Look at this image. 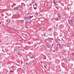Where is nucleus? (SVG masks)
<instances>
[{
  "label": "nucleus",
  "instance_id": "nucleus-1",
  "mask_svg": "<svg viewBox=\"0 0 74 74\" xmlns=\"http://www.w3.org/2000/svg\"><path fill=\"white\" fill-rule=\"evenodd\" d=\"M69 24H72V23H73V21L71 20H69Z\"/></svg>",
  "mask_w": 74,
  "mask_h": 74
},
{
  "label": "nucleus",
  "instance_id": "nucleus-2",
  "mask_svg": "<svg viewBox=\"0 0 74 74\" xmlns=\"http://www.w3.org/2000/svg\"><path fill=\"white\" fill-rule=\"evenodd\" d=\"M14 9L15 11H17V10H19V8H18V7H15L14 8Z\"/></svg>",
  "mask_w": 74,
  "mask_h": 74
},
{
  "label": "nucleus",
  "instance_id": "nucleus-3",
  "mask_svg": "<svg viewBox=\"0 0 74 74\" xmlns=\"http://www.w3.org/2000/svg\"><path fill=\"white\" fill-rule=\"evenodd\" d=\"M33 16H28V18H29V19H32V18H33Z\"/></svg>",
  "mask_w": 74,
  "mask_h": 74
},
{
  "label": "nucleus",
  "instance_id": "nucleus-4",
  "mask_svg": "<svg viewBox=\"0 0 74 74\" xmlns=\"http://www.w3.org/2000/svg\"><path fill=\"white\" fill-rule=\"evenodd\" d=\"M53 35H54V36H56L58 34L56 33V32H54L53 33Z\"/></svg>",
  "mask_w": 74,
  "mask_h": 74
},
{
  "label": "nucleus",
  "instance_id": "nucleus-5",
  "mask_svg": "<svg viewBox=\"0 0 74 74\" xmlns=\"http://www.w3.org/2000/svg\"><path fill=\"white\" fill-rule=\"evenodd\" d=\"M38 13H39V12L37 11L36 12V13L35 14L36 15H38Z\"/></svg>",
  "mask_w": 74,
  "mask_h": 74
},
{
  "label": "nucleus",
  "instance_id": "nucleus-6",
  "mask_svg": "<svg viewBox=\"0 0 74 74\" xmlns=\"http://www.w3.org/2000/svg\"><path fill=\"white\" fill-rule=\"evenodd\" d=\"M47 47H48L49 48H52V46H47Z\"/></svg>",
  "mask_w": 74,
  "mask_h": 74
},
{
  "label": "nucleus",
  "instance_id": "nucleus-7",
  "mask_svg": "<svg viewBox=\"0 0 74 74\" xmlns=\"http://www.w3.org/2000/svg\"><path fill=\"white\" fill-rule=\"evenodd\" d=\"M35 5L36 6H37V5H38V4L37 3H35Z\"/></svg>",
  "mask_w": 74,
  "mask_h": 74
},
{
  "label": "nucleus",
  "instance_id": "nucleus-8",
  "mask_svg": "<svg viewBox=\"0 0 74 74\" xmlns=\"http://www.w3.org/2000/svg\"><path fill=\"white\" fill-rule=\"evenodd\" d=\"M28 18H29V17H28V16H26L25 18V19H28Z\"/></svg>",
  "mask_w": 74,
  "mask_h": 74
},
{
  "label": "nucleus",
  "instance_id": "nucleus-9",
  "mask_svg": "<svg viewBox=\"0 0 74 74\" xmlns=\"http://www.w3.org/2000/svg\"><path fill=\"white\" fill-rule=\"evenodd\" d=\"M53 2H54V4L55 5L56 4V2H55V0L53 1Z\"/></svg>",
  "mask_w": 74,
  "mask_h": 74
},
{
  "label": "nucleus",
  "instance_id": "nucleus-10",
  "mask_svg": "<svg viewBox=\"0 0 74 74\" xmlns=\"http://www.w3.org/2000/svg\"><path fill=\"white\" fill-rule=\"evenodd\" d=\"M14 70H11L10 71V73H14Z\"/></svg>",
  "mask_w": 74,
  "mask_h": 74
},
{
  "label": "nucleus",
  "instance_id": "nucleus-11",
  "mask_svg": "<svg viewBox=\"0 0 74 74\" xmlns=\"http://www.w3.org/2000/svg\"><path fill=\"white\" fill-rule=\"evenodd\" d=\"M32 2L31 3V4H34V1H33V0H32Z\"/></svg>",
  "mask_w": 74,
  "mask_h": 74
},
{
  "label": "nucleus",
  "instance_id": "nucleus-12",
  "mask_svg": "<svg viewBox=\"0 0 74 74\" xmlns=\"http://www.w3.org/2000/svg\"><path fill=\"white\" fill-rule=\"evenodd\" d=\"M34 10H36L37 9V8H36V7H34Z\"/></svg>",
  "mask_w": 74,
  "mask_h": 74
},
{
  "label": "nucleus",
  "instance_id": "nucleus-13",
  "mask_svg": "<svg viewBox=\"0 0 74 74\" xmlns=\"http://www.w3.org/2000/svg\"><path fill=\"white\" fill-rule=\"evenodd\" d=\"M47 39H48V40H51V38H47Z\"/></svg>",
  "mask_w": 74,
  "mask_h": 74
},
{
  "label": "nucleus",
  "instance_id": "nucleus-14",
  "mask_svg": "<svg viewBox=\"0 0 74 74\" xmlns=\"http://www.w3.org/2000/svg\"><path fill=\"white\" fill-rule=\"evenodd\" d=\"M60 49H62V46H60Z\"/></svg>",
  "mask_w": 74,
  "mask_h": 74
},
{
  "label": "nucleus",
  "instance_id": "nucleus-15",
  "mask_svg": "<svg viewBox=\"0 0 74 74\" xmlns=\"http://www.w3.org/2000/svg\"><path fill=\"white\" fill-rule=\"evenodd\" d=\"M13 5H14L15 6V5H16V4H15V3H14V4H13Z\"/></svg>",
  "mask_w": 74,
  "mask_h": 74
},
{
  "label": "nucleus",
  "instance_id": "nucleus-16",
  "mask_svg": "<svg viewBox=\"0 0 74 74\" xmlns=\"http://www.w3.org/2000/svg\"><path fill=\"white\" fill-rule=\"evenodd\" d=\"M62 47H63V46H64V45H63V44H62Z\"/></svg>",
  "mask_w": 74,
  "mask_h": 74
},
{
  "label": "nucleus",
  "instance_id": "nucleus-17",
  "mask_svg": "<svg viewBox=\"0 0 74 74\" xmlns=\"http://www.w3.org/2000/svg\"><path fill=\"white\" fill-rule=\"evenodd\" d=\"M21 22H22L23 23V20H22L21 21Z\"/></svg>",
  "mask_w": 74,
  "mask_h": 74
},
{
  "label": "nucleus",
  "instance_id": "nucleus-18",
  "mask_svg": "<svg viewBox=\"0 0 74 74\" xmlns=\"http://www.w3.org/2000/svg\"><path fill=\"white\" fill-rule=\"evenodd\" d=\"M53 38H51V40H53Z\"/></svg>",
  "mask_w": 74,
  "mask_h": 74
},
{
  "label": "nucleus",
  "instance_id": "nucleus-19",
  "mask_svg": "<svg viewBox=\"0 0 74 74\" xmlns=\"http://www.w3.org/2000/svg\"><path fill=\"white\" fill-rule=\"evenodd\" d=\"M44 67H45V69H47V67L45 66H44Z\"/></svg>",
  "mask_w": 74,
  "mask_h": 74
},
{
  "label": "nucleus",
  "instance_id": "nucleus-20",
  "mask_svg": "<svg viewBox=\"0 0 74 74\" xmlns=\"http://www.w3.org/2000/svg\"><path fill=\"white\" fill-rule=\"evenodd\" d=\"M57 45H59V44H56Z\"/></svg>",
  "mask_w": 74,
  "mask_h": 74
},
{
  "label": "nucleus",
  "instance_id": "nucleus-21",
  "mask_svg": "<svg viewBox=\"0 0 74 74\" xmlns=\"http://www.w3.org/2000/svg\"><path fill=\"white\" fill-rule=\"evenodd\" d=\"M26 65H27V63H26Z\"/></svg>",
  "mask_w": 74,
  "mask_h": 74
},
{
  "label": "nucleus",
  "instance_id": "nucleus-22",
  "mask_svg": "<svg viewBox=\"0 0 74 74\" xmlns=\"http://www.w3.org/2000/svg\"><path fill=\"white\" fill-rule=\"evenodd\" d=\"M27 23V22H25V23Z\"/></svg>",
  "mask_w": 74,
  "mask_h": 74
},
{
  "label": "nucleus",
  "instance_id": "nucleus-23",
  "mask_svg": "<svg viewBox=\"0 0 74 74\" xmlns=\"http://www.w3.org/2000/svg\"><path fill=\"white\" fill-rule=\"evenodd\" d=\"M19 10H22V9H19Z\"/></svg>",
  "mask_w": 74,
  "mask_h": 74
},
{
  "label": "nucleus",
  "instance_id": "nucleus-24",
  "mask_svg": "<svg viewBox=\"0 0 74 74\" xmlns=\"http://www.w3.org/2000/svg\"><path fill=\"white\" fill-rule=\"evenodd\" d=\"M33 58H34V59H35V57H34Z\"/></svg>",
  "mask_w": 74,
  "mask_h": 74
},
{
  "label": "nucleus",
  "instance_id": "nucleus-25",
  "mask_svg": "<svg viewBox=\"0 0 74 74\" xmlns=\"http://www.w3.org/2000/svg\"><path fill=\"white\" fill-rule=\"evenodd\" d=\"M25 27L26 28H27V26H25Z\"/></svg>",
  "mask_w": 74,
  "mask_h": 74
},
{
  "label": "nucleus",
  "instance_id": "nucleus-26",
  "mask_svg": "<svg viewBox=\"0 0 74 74\" xmlns=\"http://www.w3.org/2000/svg\"><path fill=\"white\" fill-rule=\"evenodd\" d=\"M58 45L59 46H60V45Z\"/></svg>",
  "mask_w": 74,
  "mask_h": 74
},
{
  "label": "nucleus",
  "instance_id": "nucleus-27",
  "mask_svg": "<svg viewBox=\"0 0 74 74\" xmlns=\"http://www.w3.org/2000/svg\"><path fill=\"white\" fill-rule=\"evenodd\" d=\"M5 18H7V17L6 16H5Z\"/></svg>",
  "mask_w": 74,
  "mask_h": 74
},
{
  "label": "nucleus",
  "instance_id": "nucleus-28",
  "mask_svg": "<svg viewBox=\"0 0 74 74\" xmlns=\"http://www.w3.org/2000/svg\"><path fill=\"white\" fill-rule=\"evenodd\" d=\"M31 5H32V4H31Z\"/></svg>",
  "mask_w": 74,
  "mask_h": 74
},
{
  "label": "nucleus",
  "instance_id": "nucleus-29",
  "mask_svg": "<svg viewBox=\"0 0 74 74\" xmlns=\"http://www.w3.org/2000/svg\"><path fill=\"white\" fill-rule=\"evenodd\" d=\"M73 12H74V10H73Z\"/></svg>",
  "mask_w": 74,
  "mask_h": 74
},
{
  "label": "nucleus",
  "instance_id": "nucleus-30",
  "mask_svg": "<svg viewBox=\"0 0 74 74\" xmlns=\"http://www.w3.org/2000/svg\"><path fill=\"white\" fill-rule=\"evenodd\" d=\"M51 21H52V20L51 19Z\"/></svg>",
  "mask_w": 74,
  "mask_h": 74
},
{
  "label": "nucleus",
  "instance_id": "nucleus-31",
  "mask_svg": "<svg viewBox=\"0 0 74 74\" xmlns=\"http://www.w3.org/2000/svg\"><path fill=\"white\" fill-rule=\"evenodd\" d=\"M22 10H23V9H22Z\"/></svg>",
  "mask_w": 74,
  "mask_h": 74
}]
</instances>
